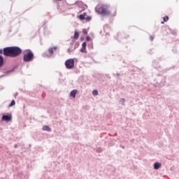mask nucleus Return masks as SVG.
Wrapping results in <instances>:
<instances>
[{
    "label": "nucleus",
    "mask_w": 179,
    "mask_h": 179,
    "mask_svg": "<svg viewBox=\"0 0 179 179\" xmlns=\"http://www.w3.org/2000/svg\"><path fill=\"white\" fill-rule=\"evenodd\" d=\"M124 103H125V99H122L120 100V104L124 105Z\"/></svg>",
    "instance_id": "dca6fc26"
},
{
    "label": "nucleus",
    "mask_w": 179,
    "mask_h": 179,
    "mask_svg": "<svg viewBox=\"0 0 179 179\" xmlns=\"http://www.w3.org/2000/svg\"><path fill=\"white\" fill-rule=\"evenodd\" d=\"M167 20H169V17L166 16L164 17V22H167Z\"/></svg>",
    "instance_id": "a211bd4d"
},
{
    "label": "nucleus",
    "mask_w": 179,
    "mask_h": 179,
    "mask_svg": "<svg viewBox=\"0 0 179 179\" xmlns=\"http://www.w3.org/2000/svg\"><path fill=\"white\" fill-rule=\"evenodd\" d=\"M85 20H87V22H89V20H92V17L87 16V17H85Z\"/></svg>",
    "instance_id": "2eb2a0df"
},
{
    "label": "nucleus",
    "mask_w": 179,
    "mask_h": 179,
    "mask_svg": "<svg viewBox=\"0 0 179 179\" xmlns=\"http://www.w3.org/2000/svg\"><path fill=\"white\" fill-rule=\"evenodd\" d=\"M92 94L93 96H97L99 94V91H97L96 90H93Z\"/></svg>",
    "instance_id": "ddd939ff"
},
{
    "label": "nucleus",
    "mask_w": 179,
    "mask_h": 179,
    "mask_svg": "<svg viewBox=\"0 0 179 179\" xmlns=\"http://www.w3.org/2000/svg\"><path fill=\"white\" fill-rule=\"evenodd\" d=\"M57 51V47H52V48H50L48 49V52H49V57H52V55H54V52Z\"/></svg>",
    "instance_id": "39448f33"
},
{
    "label": "nucleus",
    "mask_w": 179,
    "mask_h": 179,
    "mask_svg": "<svg viewBox=\"0 0 179 179\" xmlns=\"http://www.w3.org/2000/svg\"><path fill=\"white\" fill-rule=\"evenodd\" d=\"M160 167H162V163H160V162H155L154 164V169L155 170H159V169H160Z\"/></svg>",
    "instance_id": "6e6552de"
},
{
    "label": "nucleus",
    "mask_w": 179,
    "mask_h": 179,
    "mask_svg": "<svg viewBox=\"0 0 179 179\" xmlns=\"http://www.w3.org/2000/svg\"><path fill=\"white\" fill-rule=\"evenodd\" d=\"M83 15H84V17H86V13H83Z\"/></svg>",
    "instance_id": "393cba45"
},
{
    "label": "nucleus",
    "mask_w": 179,
    "mask_h": 179,
    "mask_svg": "<svg viewBox=\"0 0 179 179\" xmlns=\"http://www.w3.org/2000/svg\"><path fill=\"white\" fill-rule=\"evenodd\" d=\"M77 94H78V90H73L70 92V97H73V99H75V97H76Z\"/></svg>",
    "instance_id": "0eeeda50"
},
{
    "label": "nucleus",
    "mask_w": 179,
    "mask_h": 179,
    "mask_svg": "<svg viewBox=\"0 0 179 179\" xmlns=\"http://www.w3.org/2000/svg\"><path fill=\"white\" fill-rule=\"evenodd\" d=\"M86 40H87V41H90V38L89 36H87V37L86 38Z\"/></svg>",
    "instance_id": "4be33fe9"
},
{
    "label": "nucleus",
    "mask_w": 179,
    "mask_h": 179,
    "mask_svg": "<svg viewBox=\"0 0 179 179\" xmlns=\"http://www.w3.org/2000/svg\"><path fill=\"white\" fill-rule=\"evenodd\" d=\"M10 120H12V115H3L2 117V121H6V122H8V121H10Z\"/></svg>",
    "instance_id": "423d86ee"
},
{
    "label": "nucleus",
    "mask_w": 179,
    "mask_h": 179,
    "mask_svg": "<svg viewBox=\"0 0 179 179\" xmlns=\"http://www.w3.org/2000/svg\"><path fill=\"white\" fill-rule=\"evenodd\" d=\"M22 54V49L19 47H8L3 48V55L6 57H17Z\"/></svg>",
    "instance_id": "f257e3e1"
},
{
    "label": "nucleus",
    "mask_w": 179,
    "mask_h": 179,
    "mask_svg": "<svg viewBox=\"0 0 179 179\" xmlns=\"http://www.w3.org/2000/svg\"><path fill=\"white\" fill-rule=\"evenodd\" d=\"M65 65L67 69H73L75 66V60H73V59H69L66 61Z\"/></svg>",
    "instance_id": "20e7f679"
},
{
    "label": "nucleus",
    "mask_w": 179,
    "mask_h": 179,
    "mask_svg": "<svg viewBox=\"0 0 179 179\" xmlns=\"http://www.w3.org/2000/svg\"><path fill=\"white\" fill-rule=\"evenodd\" d=\"M80 51L81 52H86V48H82Z\"/></svg>",
    "instance_id": "f3484780"
},
{
    "label": "nucleus",
    "mask_w": 179,
    "mask_h": 179,
    "mask_svg": "<svg viewBox=\"0 0 179 179\" xmlns=\"http://www.w3.org/2000/svg\"><path fill=\"white\" fill-rule=\"evenodd\" d=\"M16 103L15 102V100H13L11 103L9 105V107H13Z\"/></svg>",
    "instance_id": "4468645a"
},
{
    "label": "nucleus",
    "mask_w": 179,
    "mask_h": 179,
    "mask_svg": "<svg viewBox=\"0 0 179 179\" xmlns=\"http://www.w3.org/2000/svg\"><path fill=\"white\" fill-rule=\"evenodd\" d=\"M83 48H86V42H84L82 45Z\"/></svg>",
    "instance_id": "6ab92c4d"
},
{
    "label": "nucleus",
    "mask_w": 179,
    "mask_h": 179,
    "mask_svg": "<svg viewBox=\"0 0 179 179\" xmlns=\"http://www.w3.org/2000/svg\"><path fill=\"white\" fill-rule=\"evenodd\" d=\"M83 31L84 34H87V31L86 29H83Z\"/></svg>",
    "instance_id": "412c9836"
},
{
    "label": "nucleus",
    "mask_w": 179,
    "mask_h": 179,
    "mask_svg": "<svg viewBox=\"0 0 179 179\" xmlns=\"http://www.w3.org/2000/svg\"><path fill=\"white\" fill-rule=\"evenodd\" d=\"M96 12L99 15H102L103 16H108L110 12V10L101 7V6H96L95 8Z\"/></svg>",
    "instance_id": "f03ea898"
},
{
    "label": "nucleus",
    "mask_w": 179,
    "mask_h": 179,
    "mask_svg": "<svg viewBox=\"0 0 179 179\" xmlns=\"http://www.w3.org/2000/svg\"><path fill=\"white\" fill-rule=\"evenodd\" d=\"M150 38L151 41H153V38H154L153 36H150Z\"/></svg>",
    "instance_id": "5701e85b"
},
{
    "label": "nucleus",
    "mask_w": 179,
    "mask_h": 179,
    "mask_svg": "<svg viewBox=\"0 0 179 179\" xmlns=\"http://www.w3.org/2000/svg\"><path fill=\"white\" fill-rule=\"evenodd\" d=\"M117 76H120V73H117Z\"/></svg>",
    "instance_id": "bb28decb"
},
{
    "label": "nucleus",
    "mask_w": 179,
    "mask_h": 179,
    "mask_svg": "<svg viewBox=\"0 0 179 179\" xmlns=\"http://www.w3.org/2000/svg\"><path fill=\"white\" fill-rule=\"evenodd\" d=\"M27 51L28 52L24 55L23 61L24 62H30V61H33L34 54H33V52H31L30 50Z\"/></svg>",
    "instance_id": "7ed1b4c3"
},
{
    "label": "nucleus",
    "mask_w": 179,
    "mask_h": 179,
    "mask_svg": "<svg viewBox=\"0 0 179 179\" xmlns=\"http://www.w3.org/2000/svg\"><path fill=\"white\" fill-rule=\"evenodd\" d=\"M3 52V50L2 49H0V54H2Z\"/></svg>",
    "instance_id": "b1692460"
},
{
    "label": "nucleus",
    "mask_w": 179,
    "mask_h": 179,
    "mask_svg": "<svg viewBox=\"0 0 179 179\" xmlns=\"http://www.w3.org/2000/svg\"><path fill=\"white\" fill-rule=\"evenodd\" d=\"M96 152H98L99 153H100L101 152H103V150H101V148H97V149H96Z\"/></svg>",
    "instance_id": "aec40b11"
},
{
    "label": "nucleus",
    "mask_w": 179,
    "mask_h": 179,
    "mask_svg": "<svg viewBox=\"0 0 179 179\" xmlns=\"http://www.w3.org/2000/svg\"><path fill=\"white\" fill-rule=\"evenodd\" d=\"M3 65V57L0 55V68Z\"/></svg>",
    "instance_id": "9b49d317"
},
{
    "label": "nucleus",
    "mask_w": 179,
    "mask_h": 179,
    "mask_svg": "<svg viewBox=\"0 0 179 179\" xmlns=\"http://www.w3.org/2000/svg\"><path fill=\"white\" fill-rule=\"evenodd\" d=\"M79 19L80 20H85V19H86V17H85V15L81 14L79 15Z\"/></svg>",
    "instance_id": "f8f14e48"
},
{
    "label": "nucleus",
    "mask_w": 179,
    "mask_h": 179,
    "mask_svg": "<svg viewBox=\"0 0 179 179\" xmlns=\"http://www.w3.org/2000/svg\"><path fill=\"white\" fill-rule=\"evenodd\" d=\"M56 1H61V0H56Z\"/></svg>",
    "instance_id": "cd10ccee"
},
{
    "label": "nucleus",
    "mask_w": 179,
    "mask_h": 179,
    "mask_svg": "<svg viewBox=\"0 0 179 179\" xmlns=\"http://www.w3.org/2000/svg\"><path fill=\"white\" fill-rule=\"evenodd\" d=\"M43 131H46L47 132H51V128L49 126H43Z\"/></svg>",
    "instance_id": "1a4fd4ad"
},
{
    "label": "nucleus",
    "mask_w": 179,
    "mask_h": 179,
    "mask_svg": "<svg viewBox=\"0 0 179 179\" xmlns=\"http://www.w3.org/2000/svg\"><path fill=\"white\" fill-rule=\"evenodd\" d=\"M78 5H82V2H78Z\"/></svg>",
    "instance_id": "a878e982"
},
{
    "label": "nucleus",
    "mask_w": 179,
    "mask_h": 179,
    "mask_svg": "<svg viewBox=\"0 0 179 179\" xmlns=\"http://www.w3.org/2000/svg\"><path fill=\"white\" fill-rule=\"evenodd\" d=\"M74 38H75V40H78V38H79V32L75 31Z\"/></svg>",
    "instance_id": "9d476101"
}]
</instances>
